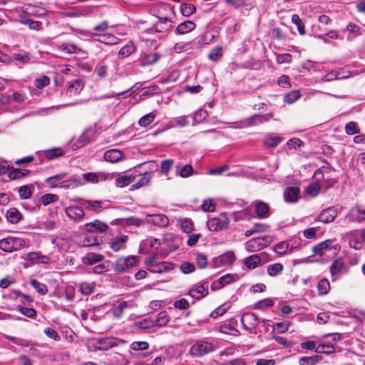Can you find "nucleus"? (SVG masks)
<instances>
[{"label": "nucleus", "instance_id": "9d476101", "mask_svg": "<svg viewBox=\"0 0 365 365\" xmlns=\"http://www.w3.org/2000/svg\"><path fill=\"white\" fill-rule=\"evenodd\" d=\"M267 256V254L264 252L250 255L245 259V265L250 269H255L261 264L262 260L264 259Z\"/></svg>", "mask_w": 365, "mask_h": 365}, {"label": "nucleus", "instance_id": "7c9ffc66", "mask_svg": "<svg viewBox=\"0 0 365 365\" xmlns=\"http://www.w3.org/2000/svg\"><path fill=\"white\" fill-rule=\"evenodd\" d=\"M136 50V47L132 41L128 42L126 45L121 48L118 52L119 56L126 58L130 56Z\"/></svg>", "mask_w": 365, "mask_h": 365}, {"label": "nucleus", "instance_id": "4d7b16f0", "mask_svg": "<svg viewBox=\"0 0 365 365\" xmlns=\"http://www.w3.org/2000/svg\"><path fill=\"white\" fill-rule=\"evenodd\" d=\"M182 230L186 233H190L193 230V224L191 220L185 218L180 220Z\"/></svg>", "mask_w": 365, "mask_h": 365}, {"label": "nucleus", "instance_id": "6e6552de", "mask_svg": "<svg viewBox=\"0 0 365 365\" xmlns=\"http://www.w3.org/2000/svg\"><path fill=\"white\" fill-rule=\"evenodd\" d=\"M346 218L351 222H361L365 220V209L360 205L351 207L346 215Z\"/></svg>", "mask_w": 365, "mask_h": 365}, {"label": "nucleus", "instance_id": "72a5a7b5", "mask_svg": "<svg viewBox=\"0 0 365 365\" xmlns=\"http://www.w3.org/2000/svg\"><path fill=\"white\" fill-rule=\"evenodd\" d=\"M134 180V176L132 175H125L118 178L115 180V185L119 187H123L131 184Z\"/></svg>", "mask_w": 365, "mask_h": 365}, {"label": "nucleus", "instance_id": "4c0bfd02", "mask_svg": "<svg viewBox=\"0 0 365 365\" xmlns=\"http://www.w3.org/2000/svg\"><path fill=\"white\" fill-rule=\"evenodd\" d=\"M103 202L101 200H84L81 205L87 209L97 212L101 207Z\"/></svg>", "mask_w": 365, "mask_h": 365}, {"label": "nucleus", "instance_id": "9b49d317", "mask_svg": "<svg viewBox=\"0 0 365 365\" xmlns=\"http://www.w3.org/2000/svg\"><path fill=\"white\" fill-rule=\"evenodd\" d=\"M337 215V210L334 207L324 210L318 216L317 220L323 223L333 222Z\"/></svg>", "mask_w": 365, "mask_h": 365}, {"label": "nucleus", "instance_id": "0eeeda50", "mask_svg": "<svg viewBox=\"0 0 365 365\" xmlns=\"http://www.w3.org/2000/svg\"><path fill=\"white\" fill-rule=\"evenodd\" d=\"M241 322L245 329L251 331L257 327L259 324V319L254 313L247 312L241 317Z\"/></svg>", "mask_w": 365, "mask_h": 365}, {"label": "nucleus", "instance_id": "79ce46f5", "mask_svg": "<svg viewBox=\"0 0 365 365\" xmlns=\"http://www.w3.org/2000/svg\"><path fill=\"white\" fill-rule=\"evenodd\" d=\"M196 8L194 4L183 3L180 6V11L184 16H190L195 12Z\"/></svg>", "mask_w": 365, "mask_h": 365}, {"label": "nucleus", "instance_id": "a211bd4d", "mask_svg": "<svg viewBox=\"0 0 365 365\" xmlns=\"http://www.w3.org/2000/svg\"><path fill=\"white\" fill-rule=\"evenodd\" d=\"M208 287L209 284L207 282H205L200 286H197L195 288H192L190 291V295L192 298H195L197 299H200L204 297L208 293Z\"/></svg>", "mask_w": 365, "mask_h": 365}, {"label": "nucleus", "instance_id": "09e8293b", "mask_svg": "<svg viewBox=\"0 0 365 365\" xmlns=\"http://www.w3.org/2000/svg\"><path fill=\"white\" fill-rule=\"evenodd\" d=\"M315 351L318 354H330L335 351V349L332 345L319 344L315 349Z\"/></svg>", "mask_w": 365, "mask_h": 365}, {"label": "nucleus", "instance_id": "20e7f679", "mask_svg": "<svg viewBox=\"0 0 365 365\" xmlns=\"http://www.w3.org/2000/svg\"><path fill=\"white\" fill-rule=\"evenodd\" d=\"M271 242L272 240L269 236L253 238L245 243V248L249 252H255L267 247Z\"/></svg>", "mask_w": 365, "mask_h": 365}, {"label": "nucleus", "instance_id": "1a4fd4ad", "mask_svg": "<svg viewBox=\"0 0 365 365\" xmlns=\"http://www.w3.org/2000/svg\"><path fill=\"white\" fill-rule=\"evenodd\" d=\"M148 219L147 223H150L159 227H166L168 225L169 220L168 217L163 214H149L147 212L143 213Z\"/></svg>", "mask_w": 365, "mask_h": 365}, {"label": "nucleus", "instance_id": "423d86ee", "mask_svg": "<svg viewBox=\"0 0 365 365\" xmlns=\"http://www.w3.org/2000/svg\"><path fill=\"white\" fill-rule=\"evenodd\" d=\"M228 219L225 214L221 215L220 218L213 217L208 220L207 227L211 231H218L227 227Z\"/></svg>", "mask_w": 365, "mask_h": 365}, {"label": "nucleus", "instance_id": "bb28decb", "mask_svg": "<svg viewBox=\"0 0 365 365\" xmlns=\"http://www.w3.org/2000/svg\"><path fill=\"white\" fill-rule=\"evenodd\" d=\"M6 217L9 222L15 224L21 219V214L16 208L11 207L6 211Z\"/></svg>", "mask_w": 365, "mask_h": 365}, {"label": "nucleus", "instance_id": "2f4dec72", "mask_svg": "<svg viewBox=\"0 0 365 365\" xmlns=\"http://www.w3.org/2000/svg\"><path fill=\"white\" fill-rule=\"evenodd\" d=\"M83 88L82 83L79 81H73L71 82L68 89L67 93L70 96H76L78 94Z\"/></svg>", "mask_w": 365, "mask_h": 365}, {"label": "nucleus", "instance_id": "a878e982", "mask_svg": "<svg viewBox=\"0 0 365 365\" xmlns=\"http://www.w3.org/2000/svg\"><path fill=\"white\" fill-rule=\"evenodd\" d=\"M160 59V56L157 53H150L145 54L141 59L140 66L145 67L155 63Z\"/></svg>", "mask_w": 365, "mask_h": 365}, {"label": "nucleus", "instance_id": "680f3d73", "mask_svg": "<svg viewBox=\"0 0 365 365\" xmlns=\"http://www.w3.org/2000/svg\"><path fill=\"white\" fill-rule=\"evenodd\" d=\"M345 131L348 135H354L359 133V129L357 126L356 123L349 122L345 126Z\"/></svg>", "mask_w": 365, "mask_h": 365}, {"label": "nucleus", "instance_id": "c756f323", "mask_svg": "<svg viewBox=\"0 0 365 365\" xmlns=\"http://www.w3.org/2000/svg\"><path fill=\"white\" fill-rule=\"evenodd\" d=\"M344 269V262L342 258L336 259L330 266V273L332 276L341 273Z\"/></svg>", "mask_w": 365, "mask_h": 365}, {"label": "nucleus", "instance_id": "f03ea898", "mask_svg": "<svg viewBox=\"0 0 365 365\" xmlns=\"http://www.w3.org/2000/svg\"><path fill=\"white\" fill-rule=\"evenodd\" d=\"M26 241L19 237H9L0 240V250L6 252H13L26 247Z\"/></svg>", "mask_w": 365, "mask_h": 365}, {"label": "nucleus", "instance_id": "c85d7f7f", "mask_svg": "<svg viewBox=\"0 0 365 365\" xmlns=\"http://www.w3.org/2000/svg\"><path fill=\"white\" fill-rule=\"evenodd\" d=\"M332 241L331 240H324L313 247V252L316 255H324V251L331 249Z\"/></svg>", "mask_w": 365, "mask_h": 365}, {"label": "nucleus", "instance_id": "13d9d810", "mask_svg": "<svg viewBox=\"0 0 365 365\" xmlns=\"http://www.w3.org/2000/svg\"><path fill=\"white\" fill-rule=\"evenodd\" d=\"M192 166L187 164L179 170V175L182 178L190 177L193 173Z\"/></svg>", "mask_w": 365, "mask_h": 365}, {"label": "nucleus", "instance_id": "aec40b11", "mask_svg": "<svg viewBox=\"0 0 365 365\" xmlns=\"http://www.w3.org/2000/svg\"><path fill=\"white\" fill-rule=\"evenodd\" d=\"M27 259L31 262L41 263L44 264H48L51 262V259L48 256L43 255L38 252H31L28 253Z\"/></svg>", "mask_w": 365, "mask_h": 365}, {"label": "nucleus", "instance_id": "338daca9", "mask_svg": "<svg viewBox=\"0 0 365 365\" xmlns=\"http://www.w3.org/2000/svg\"><path fill=\"white\" fill-rule=\"evenodd\" d=\"M174 161L171 159L164 160L161 162L160 170L164 174H168L172 168Z\"/></svg>", "mask_w": 365, "mask_h": 365}, {"label": "nucleus", "instance_id": "f704fd0d", "mask_svg": "<svg viewBox=\"0 0 365 365\" xmlns=\"http://www.w3.org/2000/svg\"><path fill=\"white\" fill-rule=\"evenodd\" d=\"M30 171L29 170H20L17 168H13L9 173V178L10 180H16L20 179L21 178L26 177L29 174Z\"/></svg>", "mask_w": 365, "mask_h": 365}, {"label": "nucleus", "instance_id": "6ab92c4d", "mask_svg": "<svg viewBox=\"0 0 365 365\" xmlns=\"http://www.w3.org/2000/svg\"><path fill=\"white\" fill-rule=\"evenodd\" d=\"M117 346L116 339L109 337L98 339L96 347L97 349L106 351Z\"/></svg>", "mask_w": 365, "mask_h": 365}, {"label": "nucleus", "instance_id": "dca6fc26", "mask_svg": "<svg viewBox=\"0 0 365 365\" xmlns=\"http://www.w3.org/2000/svg\"><path fill=\"white\" fill-rule=\"evenodd\" d=\"M272 113H267L265 115H253L251 117L246 118L244 122L246 126H252L256 125L257 123H262L264 121H267L272 118Z\"/></svg>", "mask_w": 365, "mask_h": 365}, {"label": "nucleus", "instance_id": "b1692460", "mask_svg": "<svg viewBox=\"0 0 365 365\" xmlns=\"http://www.w3.org/2000/svg\"><path fill=\"white\" fill-rule=\"evenodd\" d=\"M123 153L120 150L112 149L107 150L104 154V158L106 161L115 163L121 160Z\"/></svg>", "mask_w": 365, "mask_h": 365}, {"label": "nucleus", "instance_id": "bf43d9fd", "mask_svg": "<svg viewBox=\"0 0 365 365\" xmlns=\"http://www.w3.org/2000/svg\"><path fill=\"white\" fill-rule=\"evenodd\" d=\"M151 179L150 173H145L144 175L133 185L136 189L149 184Z\"/></svg>", "mask_w": 365, "mask_h": 365}, {"label": "nucleus", "instance_id": "8fccbe9b", "mask_svg": "<svg viewBox=\"0 0 365 365\" xmlns=\"http://www.w3.org/2000/svg\"><path fill=\"white\" fill-rule=\"evenodd\" d=\"M91 141V139L88 137L87 133H83L79 136L78 140L73 144V146L76 148H79L85 146Z\"/></svg>", "mask_w": 365, "mask_h": 365}, {"label": "nucleus", "instance_id": "473e14b6", "mask_svg": "<svg viewBox=\"0 0 365 365\" xmlns=\"http://www.w3.org/2000/svg\"><path fill=\"white\" fill-rule=\"evenodd\" d=\"M321 360H322V357L319 355L303 356L299 359V365H316Z\"/></svg>", "mask_w": 365, "mask_h": 365}, {"label": "nucleus", "instance_id": "de8ad7c7", "mask_svg": "<svg viewBox=\"0 0 365 365\" xmlns=\"http://www.w3.org/2000/svg\"><path fill=\"white\" fill-rule=\"evenodd\" d=\"M282 141V138L279 136L269 137L264 139V144L267 148H274Z\"/></svg>", "mask_w": 365, "mask_h": 365}, {"label": "nucleus", "instance_id": "e433bc0d", "mask_svg": "<svg viewBox=\"0 0 365 365\" xmlns=\"http://www.w3.org/2000/svg\"><path fill=\"white\" fill-rule=\"evenodd\" d=\"M330 284L328 279H322L317 284V290L319 295L322 296L328 294Z\"/></svg>", "mask_w": 365, "mask_h": 365}, {"label": "nucleus", "instance_id": "3c124183", "mask_svg": "<svg viewBox=\"0 0 365 365\" xmlns=\"http://www.w3.org/2000/svg\"><path fill=\"white\" fill-rule=\"evenodd\" d=\"M292 21L294 24L297 26L298 31L300 34L303 35L305 34V28L300 17L297 14H294L292 16Z\"/></svg>", "mask_w": 365, "mask_h": 365}, {"label": "nucleus", "instance_id": "6e6d98bb", "mask_svg": "<svg viewBox=\"0 0 365 365\" xmlns=\"http://www.w3.org/2000/svg\"><path fill=\"white\" fill-rule=\"evenodd\" d=\"M222 56V48L221 47H215L212 49L208 55V58L214 61L219 60Z\"/></svg>", "mask_w": 365, "mask_h": 365}, {"label": "nucleus", "instance_id": "052dcab7", "mask_svg": "<svg viewBox=\"0 0 365 365\" xmlns=\"http://www.w3.org/2000/svg\"><path fill=\"white\" fill-rule=\"evenodd\" d=\"M149 347L147 341H134L130 344V348L135 351H145Z\"/></svg>", "mask_w": 365, "mask_h": 365}, {"label": "nucleus", "instance_id": "4be33fe9", "mask_svg": "<svg viewBox=\"0 0 365 365\" xmlns=\"http://www.w3.org/2000/svg\"><path fill=\"white\" fill-rule=\"evenodd\" d=\"M195 24L192 21H185L180 23L175 29L177 35H182L193 31L195 28Z\"/></svg>", "mask_w": 365, "mask_h": 365}, {"label": "nucleus", "instance_id": "39448f33", "mask_svg": "<svg viewBox=\"0 0 365 365\" xmlns=\"http://www.w3.org/2000/svg\"><path fill=\"white\" fill-rule=\"evenodd\" d=\"M137 264V257L135 256H128L126 257L118 258L115 263V271L118 273H122L128 271Z\"/></svg>", "mask_w": 365, "mask_h": 365}, {"label": "nucleus", "instance_id": "393cba45", "mask_svg": "<svg viewBox=\"0 0 365 365\" xmlns=\"http://www.w3.org/2000/svg\"><path fill=\"white\" fill-rule=\"evenodd\" d=\"M299 190L298 187H289L284 192V197L286 202H295L298 200Z\"/></svg>", "mask_w": 365, "mask_h": 365}, {"label": "nucleus", "instance_id": "f8f14e48", "mask_svg": "<svg viewBox=\"0 0 365 365\" xmlns=\"http://www.w3.org/2000/svg\"><path fill=\"white\" fill-rule=\"evenodd\" d=\"M65 213L71 220L76 222L81 221L85 215L82 208L76 205L66 207Z\"/></svg>", "mask_w": 365, "mask_h": 365}, {"label": "nucleus", "instance_id": "c03bdc74", "mask_svg": "<svg viewBox=\"0 0 365 365\" xmlns=\"http://www.w3.org/2000/svg\"><path fill=\"white\" fill-rule=\"evenodd\" d=\"M17 310L23 315L29 318H34L36 315V311L34 308L26 307L23 305H18Z\"/></svg>", "mask_w": 365, "mask_h": 365}, {"label": "nucleus", "instance_id": "ea45409f", "mask_svg": "<svg viewBox=\"0 0 365 365\" xmlns=\"http://www.w3.org/2000/svg\"><path fill=\"white\" fill-rule=\"evenodd\" d=\"M289 248V243L286 241H282L279 243H277L274 247V251L278 255H283L288 252Z\"/></svg>", "mask_w": 365, "mask_h": 365}, {"label": "nucleus", "instance_id": "4468645a", "mask_svg": "<svg viewBox=\"0 0 365 365\" xmlns=\"http://www.w3.org/2000/svg\"><path fill=\"white\" fill-rule=\"evenodd\" d=\"M84 227H85V230L88 232H99V233L106 232L108 228V226L106 223H104L100 220H95L92 222L87 223L85 225Z\"/></svg>", "mask_w": 365, "mask_h": 365}, {"label": "nucleus", "instance_id": "412c9836", "mask_svg": "<svg viewBox=\"0 0 365 365\" xmlns=\"http://www.w3.org/2000/svg\"><path fill=\"white\" fill-rule=\"evenodd\" d=\"M128 240V237L127 235H121L120 236H117L110 242V248L114 252H118L125 247V245Z\"/></svg>", "mask_w": 365, "mask_h": 365}, {"label": "nucleus", "instance_id": "a18cd8bd", "mask_svg": "<svg viewBox=\"0 0 365 365\" xmlns=\"http://www.w3.org/2000/svg\"><path fill=\"white\" fill-rule=\"evenodd\" d=\"M59 48L66 53H78L81 51L80 48L73 43H63Z\"/></svg>", "mask_w": 365, "mask_h": 365}, {"label": "nucleus", "instance_id": "864d4df0", "mask_svg": "<svg viewBox=\"0 0 365 365\" xmlns=\"http://www.w3.org/2000/svg\"><path fill=\"white\" fill-rule=\"evenodd\" d=\"M97 40L101 43L105 44H115L118 42V38L110 34H106V35L101 36V38H97Z\"/></svg>", "mask_w": 365, "mask_h": 365}, {"label": "nucleus", "instance_id": "37998d69", "mask_svg": "<svg viewBox=\"0 0 365 365\" xmlns=\"http://www.w3.org/2000/svg\"><path fill=\"white\" fill-rule=\"evenodd\" d=\"M301 97V94L299 91L298 90H294L291 92L287 93L284 96V101L285 103L292 104L294 103L296 101H297Z\"/></svg>", "mask_w": 365, "mask_h": 365}, {"label": "nucleus", "instance_id": "58836bf2", "mask_svg": "<svg viewBox=\"0 0 365 365\" xmlns=\"http://www.w3.org/2000/svg\"><path fill=\"white\" fill-rule=\"evenodd\" d=\"M30 284L36 290V292L42 295L46 294L48 292V287L46 284L38 282L36 279H31Z\"/></svg>", "mask_w": 365, "mask_h": 365}, {"label": "nucleus", "instance_id": "49530a36", "mask_svg": "<svg viewBox=\"0 0 365 365\" xmlns=\"http://www.w3.org/2000/svg\"><path fill=\"white\" fill-rule=\"evenodd\" d=\"M283 270V266L281 263H275L267 267V273L271 277H274L280 274Z\"/></svg>", "mask_w": 365, "mask_h": 365}, {"label": "nucleus", "instance_id": "0e129e2a", "mask_svg": "<svg viewBox=\"0 0 365 365\" xmlns=\"http://www.w3.org/2000/svg\"><path fill=\"white\" fill-rule=\"evenodd\" d=\"M126 221L128 225H132L137 227H139L147 223L146 220L140 219L138 217H129L126 219Z\"/></svg>", "mask_w": 365, "mask_h": 365}, {"label": "nucleus", "instance_id": "a19ab883", "mask_svg": "<svg viewBox=\"0 0 365 365\" xmlns=\"http://www.w3.org/2000/svg\"><path fill=\"white\" fill-rule=\"evenodd\" d=\"M170 318L165 311L160 312L158 317L154 320L155 327H163L168 324Z\"/></svg>", "mask_w": 365, "mask_h": 365}, {"label": "nucleus", "instance_id": "2eb2a0df", "mask_svg": "<svg viewBox=\"0 0 365 365\" xmlns=\"http://www.w3.org/2000/svg\"><path fill=\"white\" fill-rule=\"evenodd\" d=\"M255 212L259 218H267L269 216V206L262 201H255Z\"/></svg>", "mask_w": 365, "mask_h": 365}, {"label": "nucleus", "instance_id": "f257e3e1", "mask_svg": "<svg viewBox=\"0 0 365 365\" xmlns=\"http://www.w3.org/2000/svg\"><path fill=\"white\" fill-rule=\"evenodd\" d=\"M46 184L51 187H76L83 184L81 179L77 176L68 178L66 173H61L56 175L49 177L45 180Z\"/></svg>", "mask_w": 365, "mask_h": 365}, {"label": "nucleus", "instance_id": "e2e57ef3", "mask_svg": "<svg viewBox=\"0 0 365 365\" xmlns=\"http://www.w3.org/2000/svg\"><path fill=\"white\" fill-rule=\"evenodd\" d=\"M13 57L16 61L22 63H27L30 61L29 54L25 51L19 53H14Z\"/></svg>", "mask_w": 365, "mask_h": 365}, {"label": "nucleus", "instance_id": "ddd939ff", "mask_svg": "<svg viewBox=\"0 0 365 365\" xmlns=\"http://www.w3.org/2000/svg\"><path fill=\"white\" fill-rule=\"evenodd\" d=\"M235 259V253L232 251H229L215 258V264L217 267L229 265L232 264Z\"/></svg>", "mask_w": 365, "mask_h": 365}, {"label": "nucleus", "instance_id": "cd10ccee", "mask_svg": "<svg viewBox=\"0 0 365 365\" xmlns=\"http://www.w3.org/2000/svg\"><path fill=\"white\" fill-rule=\"evenodd\" d=\"M104 256L101 254L89 253L83 258V262L86 265H93L97 262H102Z\"/></svg>", "mask_w": 365, "mask_h": 365}, {"label": "nucleus", "instance_id": "603ef678", "mask_svg": "<svg viewBox=\"0 0 365 365\" xmlns=\"http://www.w3.org/2000/svg\"><path fill=\"white\" fill-rule=\"evenodd\" d=\"M230 309V305L227 304H224L217 309H215L211 314L210 317L212 318H217L220 316H222L223 314H225L228 309Z\"/></svg>", "mask_w": 365, "mask_h": 365}, {"label": "nucleus", "instance_id": "774afa93", "mask_svg": "<svg viewBox=\"0 0 365 365\" xmlns=\"http://www.w3.org/2000/svg\"><path fill=\"white\" fill-rule=\"evenodd\" d=\"M19 193L22 199H28L31 196V188L28 185H24L19 188Z\"/></svg>", "mask_w": 365, "mask_h": 365}, {"label": "nucleus", "instance_id": "c9c22d12", "mask_svg": "<svg viewBox=\"0 0 365 365\" xmlns=\"http://www.w3.org/2000/svg\"><path fill=\"white\" fill-rule=\"evenodd\" d=\"M108 29V23L107 21H103L100 24L94 26L93 30L96 31L97 33L92 34L91 36L93 38L98 37L101 38V36L106 35L107 34V31Z\"/></svg>", "mask_w": 365, "mask_h": 365}, {"label": "nucleus", "instance_id": "5701e85b", "mask_svg": "<svg viewBox=\"0 0 365 365\" xmlns=\"http://www.w3.org/2000/svg\"><path fill=\"white\" fill-rule=\"evenodd\" d=\"M235 275L231 274H227L224 276L221 277L218 281L214 282L212 285L211 288L212 289H217L223 287L225 285L230 284V282L235 281Z\"/></svg>", "mask_w": 365, "mask_h": 365}, {"label": "nucleus", "instance_id": "69168bd1", "mask_svg": "<svg viewBox=\"0 0 365 365\" xmlns=\"http://www.w3.org/2000/svg\"><path fill=\"white\" fill-rule=\"evenodd\" d=\"M41 202L43 205H48V204L56 202L58 200V196L54 194H45L41 196Z\"/></svg>", "mask_w": 365, "mask_h": 365}, {"label": "nucleus", "instance_id": "5fc2aeb1", "mask_svg": "<svg viewBox=\"0 0 365 365\" xmlns=\"http://www.w3.org/2000/svg\"><path fill=\"white\" fill-rule=\"evenodd\" d=\"M155 119V115L153 113H150L140 118L138 124L142 127H146L149 125Z\"/></svg>", "mask_w": 365, "mask_h": 365}, {"label": "nucleus", "instance_id": "7ed1b4c3", "mask_svg": "<svg viewBox=\"0 0 365 365\" xmlns=\"http://www.w3.org/2000/svg\"><path fill=\"white\" fill-rule=\"evenodd\" d=\"M214 351V345L205 340L196 341L190 347V354L194 357H202Z\"/></svg>", "mask_w": 365, "mask_h": 365}, {"label": "nucleus", "instance_id": "f3484780", "mask_svg": "<svg viewBox=\"0 0 365 365\" xmlns=\"http://www.w3.org/2000/svg\"><path fill=\"white\" fill-rule=\"evenodd\" d=\"M157 32H167L173 27V21L168 18H159L153 26Z\"/></svg>", "mask_w": 365, "mask_h": 365}]
</instances>
